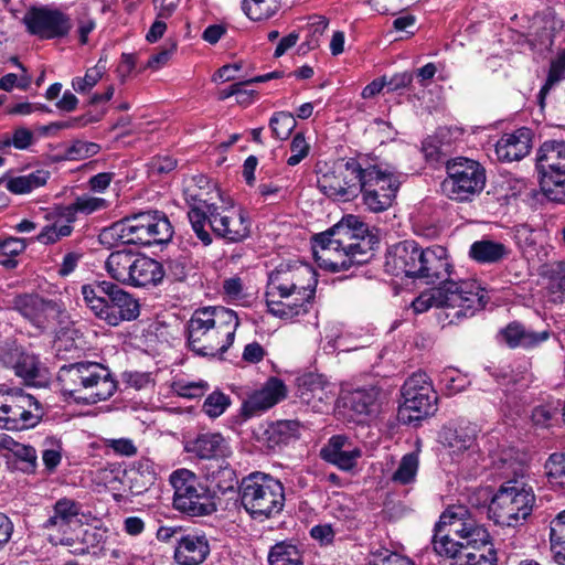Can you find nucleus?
<instances>
[{
	"label": "nucleus",
	"instance_id": "f704fd0d",
	"mask_svg": "<svg viewBox=\"0 0 565 565\" xmlns=\"http://www.w3.org/2000/svg\"><path fill=\"white\" fill-rule=\"evenodd\" d=\"M163 279V265L156 259L146 255L138 254L132 270V279L130 286L146 287L149 285H158Z\"/></svg>",
	"mask_w": 565,
	"mask_h": 565
},
{
	"label": "nucleus",
	"instance_id": "864d4df0",
	"mask_svg": "<svg viewBox=\"0 0 565 565\" xmlns=\"http://www.w3.org/2000/svg\"><path fill=\"white\" fill-rule=\"evenodd\" d=\"M564 77H565V54L563 53V54L558 55L554 61H552L550 71H548V75H547V79L540 90L539 99H540V104L542 107L544 105V99H545L546 95L548 94L550 89L556 83H558L561 79H563Z\"/></svg>",
	"mask_w": 565,
	"mask_h": 565
},
{
	"label": "nucleus",
	"instance_id": "cd10ccee",
	"mask_svg": "<svg viewBox=\"0 0 565 565\" xmlns=\"http://www.w3.org/2000/svg\"><path fill=\"white\" fill-rule=\"evenodd\" d=\"M184 449L186 452L207 462L224 460L230 454L224 437L218 433L200 434L193 440L188 441Z\"/></svg>",
	"mask_w": 565,
	"mask_h": 565
},
{
	"label": "nucleus",
	"instance_id": "c9c22d12",
	"mask_svg": "<svg viewBox=\"0 0 565 565\" xmlns=\"http://www.w3.org/2000/svg\"><path fill=\"white\" fill-rule=\"evenodd\" d=\"M511 250L500 242L480 239L471 244L469 257L479 264H497L505 259Z\"/></svg>",
	"mask_w": 565,
	"mask_h": 565
},
{
	"label": "nucleus",
	"instance_id": "20e7f679",
	"mask_svg": "<svg viewBox=\"0 0 565 565\" xmlns=\"http://www.w3.org/2000/svg\"><path fill=\"white\" fill-rule=\"evenodd\" d=\"M487 290L476 279L447 280L431 292L419 295L412 303L422 313L433 306L446 309L450 324L473 317L488 303Z\"/></svg>",
	"mask_w": 565,
	"mask_h": 565
},
{
	"label": "nucleus",
	"instance_id": "ddd939ff",
	"mask_svg": "<svg viewBox=\"0 0 565 565\" xmlns=\"http://www.w3.org/2000/svg\"><path fill=\"white\" fill-rule=\"evenodd\" d=\"M536 170L544 196L565 204V141L546 140L536 153Z\"/></svg>",
	"mask_w": 565,
	"mask_h": 565
},
{
	"label": "nucleus",
	"instance_id": "f257e3e1",
	"mask_svg": "<svg viewBox=\"0 0 565 565\" xmlns=\"http://www.w3.org/2000/svg\"><path fill=\"white\" fill-rule=\"evenodd\" d=\"M318 285L316 269L302 263H281L268 274L267 310L274 317L295 321L309 313Z\"/></svg>",
	"mask_w": 565,
	"mask_h": 565
},
{
	"label": "nucleus",
	"instance_id": "a211bd4d",
	"mask_svg": "<svg viewBox=\"0 0 565 565\" xmlns=\"http://www.w3.org/2000/svg\"><path fill=\"white\" fill-rule=\"evenodd\" d=\"M363 174L361 194L364 205L374 213L392 206L398 190V182L393 172L369 162Z\"/></svg>",
	"mask_w": 565,
	"mask_h": 565
},
{
	"label": "nucleus",
	"instance_id": "dca6fc26",
	"mask_svg": "<svg viewBox=\"0 0 565 565\" xmlns=\"http://www.w3.org/2000/svg\"><path fill=\"white\" fill-rule=\"evenodd\" d=\"M42 404L21 388L4 395L0 404V428L24 430L34 428L44 416Z\"/></svg>",
	"mask_w": 565,
	"mask_h": 565
},
{
	"label": "nucleus",
	"instance_id": "5fc2aeb1",
	"mask_svg": "<svg viewBox=\"0 0 565 565\" xmlns=\"http://www.w3.org/2000/svg\"><path fill=\"white\" fill-rule=\"evenodd\" d=\"M42 460L49 471H54L62 460V443L55 437H46L43 443Z\"/></svg>",
	"mask_w": 565,
	"mask_h": 565
},
{
	"label": "nucleus",
	"instance_id": "2eb2a0df",
	"mask_svg": "<svg viewBox=\"0 0 565 565\" xmlns=\"http://www.w3.org/2000/svg\"><path fill=\"white\" fill-rule=\"evenodd\" d=\"M369 162L366 157L348 159L318 179L319 190L334 201L354 200L361 192L363 174Z\"/></svg>",
	"mask_w": 565,
	"mask_h": 565
},
{
	"label": "nucleus",
	"instance_id": "6ab92c4d",
	"mask_svg": "<svg viewBox=\"0 0 565 565\" xmlns=\"http://www.w3.org/2000/svg\"><path fill=\"white\" fill-rule=\"evenodd\" d=\"M437 531H445L449 535L458 536L465 544L472 547L491 545V535L479 524L462 505H452L446 509L436 523Z\"/></svg>",
	"mask_w": 565,
	"mask_h": 565
},
{
	"label": "nucleus",
	"instance_id": "473e14b6",
	"mask_svg": "<svg viewBox=\"0 0 565 565\" xmlns=\"http://www.w3.org/2000/svg\"><path fill=\"white\" fill-rule=\"evenodd\" d=\"M203 470L206 480L222 494L233 492L238 483L235 470L225 459L206 462Z\"/></svg>",
	"mask_w": 565,
	"mask_h": 565
},
{
	"label": "nucleus",
	"instance_id": "9d476101",
	"mask_svg": "<svg viewBox=\"0 0 565 565\" xmlns=\"http://www.w3.org/2000/svg\"><path fill=\"white\" fill-rule=\"evenodd\" d=\"M241 503L252 518H270L279 513L285 503L282 483L262 472L245 477L239 486Z\"/></svg>",
	"mask_w": 565,
	"mask_h": 565
},
{
	"label": "nucleus",
	"instance_id": "37998d69",
	"mask_svg": "<svg viewBox=\"0 0 565 565\" xmlns=\"http://www.w3.org/2000/svg\"><path fill=\"white\" fill-rule=\"evenodd\" d=\"M49 179V172L38 170L26 175L12 178L7 182V189L15 194H23L42 186Z\"/></svg>",
	"mask_w": 565,
	"mask_h": 565
},
{
	"label": "nucleus",
	"instance_id": "423d86ee",
	"mask_svg": "<svg viewBox=\"0 0 565 565\" xmlns=\"http://www.w3.org/2000/svg\"><path fill=\"white\" fill-rule=\"evenodd\" d=\"M173 227L167 215L159 211L139 212L115 222L99 234L102 244L154 245L168 243Z\"/></svg>",
	"mask_w": 565,
	"mask_h": 565
},
{
	"label": "nucleus",
	"instance_id": "052dcab7",
	"mask_svg": "<svg viewBox=\"0 0 565 565\" xmlns=\"http://www.w3.org/2000/svg\"><path fill=\"white\" fill-rule=\"evenodd\" d=\"M282 76V73L281 72H270V73H267V74H264V75H259V76H255L248 81H245V82H239L238 84L241 85V92L235 94L236 98H237V103L238 104H249L252 103L253 100V95H254V90H247L245 89V86L247 84H253V83H264V82H267V81H270L273 78H279Z\"/></svg>",
	"mask_w": 565,
	"mask_h": 565
},
{
	"label": "nucleus",
	"instance_id": "69168bd1",
	"mask_svg": "<svg viewBox=\"0 0 565 565\" xmlns=\"http://www.w3.org/2000/svg\"><path fill=\"white\" fill-rule=\"evenodd\" d=\"M33 141V134L28 128H18L12 135V139H6L1 141L0 149H3L10 145H13L17 149H26Z\"/></svg>",
	"mask_w": 565,
	"mask_h": 565
},
{
	"label": "nucleus",
	"instance_id": "c756f323",
	"mask_svg": "<svg viewBox=\"0 0 565 565\" xmlns=\"http://www.w3.org/2000/svg\"><path fill=\"white\" fill-rule=\"evenodd\" d=\"M384 398L381 388L369 386L352 391L347 397V405L359 415H371L379 412Z\"/></svg>",
	"mask_w": 565,
	"mask_h": 565
},
{
	"label": "nucleus",
	"instance_id": "4d7b16f0",
	"mask_svg": "<svg viewBox=\"0 0 565 565\" xmlns=\"http://www.w3.org/2000/svg\"><path fill=\"white\" fill-rule=\"evenodd\" d=\"M171 387L179 396L192 399L204 395L207 390V383L204 381L186 382L178 380L172 383Z\"/></svg>",
	"mask_w": 565,
	"mask_h": 565
},
{
	"label": "nucleus",
	"instance_id": "f8f14e48",
	"mask_svg": "<svg viewBox=\"0 0 565 565\" xmlns=\"http://www.w3.org/2000/svg\"><path fill=\"white\" fill-rule=\"evenodd\" d=\"M447 177L440 184L445 196L457 202L471 201L486 185V170L476 160L456 157L446 162Z\"/></svg>",
	"mask_w": 565,
	"mask_h": 565
},
{
	"label": "nucleus",
	"instance_id": "393cba45",
	"mask_svg": "<svg viewBox=\"0 0 565 565\" xmlns=\"http://www.w3.org/2000/svg\"><path fill=\"white\" fill-rule=\"evenodd\" d=\"M532 140L533 132L526 127L502 135L495 145L498 159L504 162L519 161L523 159L530 153Z\"/></svg>",
	"mask_w": 565,
	"mask_h": 565
},
{
	"label": "nucleus",
	"instance_id": "f03ea898",
	"mask_svg": "<svg viewBox=\"0 0 565 565\" xmlns=\"http://www.w3.org/2000/svg\"><path fill=\"white\" fill-rule=\"evenodd\" d=\"M367 226L355 215H347L326 232L313 236V253L331 271L348 270L371 257Z\"/></svg>",
	"mask_w": 565,
	"mask_h": 565
},
{
	"label": "nucleus",
	"instance_id": "bb28decb",
	"mask_svg": "<svg viewBox=\"0 0 565 565\" xmlns=\"http://www.w3.org/2000/svg\"><path fill=\"white\" fill-rule=\"evenodd\" d=\"M297 382V396L316 412H322L323 406L329 404L333 397L330 385L320 375L305 374Z\"/></svg>",
	"mask_w": 565,
	"mask_h": 565
},
{
	"label": "nucleus",
	"instance_id": "3c124183",
	"mask_svg": "<svg viewBox=\"0 0 565 565\" xmlns=\"http://www.w3.org/2000/svg\"><path fill=\"white\" fill-rule=\"evenodd\" d=\"M106 73V63L99 58L98 63L88 68L84 77H75L72 81V87L77 93H86L90 90Z\"/></svg>",
	"mask_w": 565,
	"mask_h": 565
},
{
	"label": "nucleus",
	"instance_id": "2f4dec72",
	"mask_svg": "<svg viewBox=\"0 0 565 565\" xmlns=\"http://www.w3.org/2000/svg\"><path fill=\"white\" fill-rule=\"evenodd\" d=\"M550 330L541 332L530 331L519 322H511L502 330V337L507 344L514 349L518 347L524 349L535 348L550 339Z\"/></svg>",
	"mask_w": 565,
	"mask_h": 565
},
{
	"label": "nucleus",
	"instance_id": "c85d7f7f",
	"mask_svg": "<svg viewBox=\"0 0 565 565\" xmlns=\"http://www.w3.org/2000/svg\"><path fill=\"white\" fill-rule=\"evenodd\" d=\"M138 254L128 249L111 252L105 262V269L114 280L130 286Z\"/></svg>",
	"mask_w": 565,
	"mask_h": 565
},
{
	"label": "nucleus",
	"instance_id": "8fccbe9b",
	"mask_svg": "<svg viewBox=\"0 0 565 565\" xmlns=\"http://www.w3.org/2000/svg\"><path fill=\"white\" fill-rule=\"evenodd\" d=\"M545 467L550 484L565 491V452L552 454Z\"/></svg>",
	"mask_w": 565,
	"mask_h": 565
},
{
	"label": "nucleus",
	"instance_id": "58836bf2",
	"mask_svg": "<svg viewBox=\"0 0 565 565\" xmlns=\"http://www.w3.org/2000/svg\"><path fill=\"white\" fill-rule=\"evenodd\" d=\"M107 206V201L102 198L92 196L89 194H83L77 196L73 203L61 206L60 215L65 218L68 223H73L76 220V215L92 214L96 211L103 210Z\"/></svg>",
	"mask_w": 565,
	"mask_h": 565
},
{
	"label": "nucleus",
	"instance_id": "39448f33",
	"mask_svg": "<svg viewBox=\"0 0 565 565\" xmlns=\"http://www.w3.org/2000/svg\"><path fill=\"white\" fill-rule=\"evenodd\" d=\"M62 392L76 402L96 404L109 399L117 391L118 382L102 363L81 361L65 364L57 372Z\"/></svg>",
	"mask_w": 565,
	"mask_h": 565
},
{
	"label": "nucleus",
	"instance_id": "13d9d810",
	"mask_svg": "<svg viewBox=\"0 0 565 565\" xmlns=\"http://www.w3.org/2000/svg\"><path fill=\"white\" fill-rule=\"evenodd\" d=\"M177 166V159L169 154L154 156L147 164L150 177H162L169 174L175 170Z\"/></svg>",
	"mask_w": 565,
	"mask_h": 565
},
{
	"label": "nucleus",
	"instance_id": "bf43d9fd",
	"mask_svg": "<svg viewBox=\"0 0 565 565\" xmlns=\"http://www.w3.org/2000/svg\"><path fill=\"white\" fill-rule=\"evenodd\" d=\"M310 146L306 141L303 134L298 132L294 136L290 143L291 156L287 159V164L295 167L309 153Z\"/></svg>",
	"mask_w": 565,
	"mask_h": 565
},
{
	"label": "nucleus",
	"instance_id": "ea45409f",
	"mask_svg": "<svg viewBox=\"0 0 565 565\" xmlns=\"http://www.w3.org/2000/svg\"><path fill=\"white\" fill-rule=\"evenodd\" d=\"M435 534L433 536V548L434 551L444 558L450 561V563L459 562V556H462L463 552L467 551L469 545L463 542L455 541L451 535L440 529L437 531L435 526Z\"/></svg>",
	"mask_w": 565,
	"mask_h": 565
},
{
	"label": "nucleus",
	"instance_id": "338daca9",
	"mask_svg": "<svg viewBox=\"0 0 565 565\" xmlns=\"http://www.w3.org/2000/svg\"><path fill=\"white\" fill-rule=\"evenodd\" d=\"M105 446L119 456L131 457L137 454V447L129 438L105 439Z\"/></svg>",
	"mask_w": 565,
	"mask_h": 565
},
{
	"label": "nucleus",
	"instance_id": "4c0bfd02",
	"mask_svg": "<svg viewBox=\"0 0 565 565\" xmlns=\"http://www.w3.org/2000/svg\"><path fill=\"white\" fill-rule=\"evenodd\" d=\"M14 307L23 317L33 323H42L43 315L47 310H53L55 303L35 295H23L15 298Z\"/></svg>",
	"mask_w": 565,
	"mask_h": 565
},
{
	"label": "nucleus",
	"instance_id": "603ef678",
	"mask_svg": "<svg viewBox=\"0 0 565 565\" xmlns=\"http://www.w3.org/2000/svg\"><path fill=\"white\" fill-rule=\"evenodd\" d=\"M296 125L294 115L287 111L275 113L269 120L273 136L280 140L287 139Z\"/></svg>",
	"mask_w": 565,
	"mask_h": 565
},
{
	"label": "nucleus",
	"instance_id": "0e129e2a",
	"mask_svg": "<svg viewBox=\"0 0 565 565\" xmlns=\"http://www.w3.org/2000/svg\"><path fill=\"white\" fill-rule=\"evenodd\" d=\"M77 33L81 44L88 42V34L96 28L95 20L88 14V9L83 7V11L76 17Z\"/></svg>",
	"mask_w": 565,
	"mask_h": 565
},
{
	"label": "nucleus",
	"instance_id": "c03bdc74",
	"mask_svg": "<svg viewBox=\"0 0 565 565\" xmlns=\"http://www.w3.org/2000/svg\"><path fill=\"white\" fill-rule=\"evenodd\" d=\"M481 547L469 545L462 556H459V562L450 563V565H497V551L492 547V544L487 550H481Z\"/></svg>",
	"mask_w": 565,
	"mask_h": 565
},
{
	"label": "nucleus",
	"instance_id": "a19ab883",
	"mask_svg": "<svg viewBox=\"0 0 565 565\" xmlns=\"http://www.w3.org/2000/svg\"><path fill=\"white\" fill-rule=\"evenodd\" d=\"M550 542L555 562L565 565V510L551 522Z\"/></svg>",
	"mask_w": 565,
	"mask_h": 565
},
{
	"label": "nucleus",
	"instance_id": "a18cd8bd",
	"mask_svg": "<svg viewBox=\"0 0 565 565\" xmlns=\"http://www.w3.org/2000/svg\"><path fill=\"white\" fill-rule=\"evenodd\" d=\"M74 544L67 546L75 555H84L89 553L92 547H96L103 541V533L99 529H79L73 534Z\"/></svg>",
	"mask_w": 565,
	"mask_h": 565
},
{
	"label": "nucleus",
	"instance_id": "5701e85b",
	"mask_svg": "<svg viewBox=\"0 0 565 565\" xmlns=\"http://www.w3.org/2000/svg\"><path fill=\"white\" fill-rule=\"evenodd\" d=\"M211 553L210 541L203 532L181 533L173 558L178 565H200Z\"/></svg>",
	"mask_w": 565,
	"mask_h": 565
},
{
	"label": "nucleus",
	"instance_id": "79ce46f5",
	"mask_svg": "<svg viewBox=\"0 0 565 565\" xmlns=\"http://www.w3.org/2000/svg\"><path fill=\"white\" fill-rule=\"evenodd\" d=\"M280 8V0H243L242 9L253 21L271 18Z\"/></svg>",
	"mask_w": 565,
	"mask_h": 565
},
{
	"label": "nucleus",
	"instance_id": "9b49d317",
	"mask_svg": "<svg viewBox=\"0 0 565 565\" xmlns=\"http://www.w3.org/2000/svg\"><path fill=\"white\" fill-rule=\"evenodd\" d=\"M173 488V508L189 516H205L216 511L214 494L207 486L200 483L189 469H178L170 475Z\"/></svg>",
	"mask_w": 565,
	"mask_h": 565
},
{
	"label": "nucleus",
	"instance_id": "774afa93",
	"mask_svg": "<svg viewBox=\"0 0 565 565\" xmlns=\"http://www.w3.org/2000/svg\"><path fill=\"white\" fill-rule=\"evenodd\" d=\"M175 50V43H171L170 45L162 47L158 53L149 57L146 66L153 71L161 68L169 62Z\"/></svg>",
	"mask_w": 565,
	"mask_h": 565
},
{
	"label": "nucleus",
	"instance_id": "0eeeda50",
	"mask_svg": "<svg viewBox=\"0 0 565 565\" xmlns=\"http://www.w3.org/2000/svg\"><path fill=\"white\" fill-rule=\"evenodd\" d=\"M188 217L204 246L212 243V236L205 228L206 223L216 236L233 243L243 241L250 232V222L242 210L209 204L203 200L191 206Z\"/></svg>",
	"mask_w": 565,
	"mask_h": 565
},
{
	"label": "nucleus",
	"instance_id": "6e6552de",
	"mask_svg": "<svg viewBox=\"0 0 565 565\" xmlns=\"http://www.w3.org/2000/svg\"><path fill=\"white\" fill-rule=\"evenodd\" d=\"M82 295L94 316L108 326L117 327L124 321L136 320L140 315L138 300L110 281L84 285Z\"/></svg>",
	"mask_w": 565,
	"mask_h": 565
},
{
	"label": "nucleus",
	"instance_id": "a878e982",
	"mask_svg": "<svg viewBox=\"0 0 565 565\" xmlns=\"http://www.w3.org/2000/svg\"><path fill=\"white\" fill-rule=\"evenodd\" d=\"M420 253H423V248L416 242H399L390 250L386 265L392 267L395 275L404 274L407 277L416 278Z\"/></svg>",
	"mask_w": 565,
	"mask_h": 565
},
{
	"label": "nucleus",
	"instance_id": "4be33fe9",
	"mask_svg": "<svg viewBox=\"0 0 565 565\" xmlns=\"http://www.w3.org/2000/svg\"><path fill=\"white\" fill-rule=\"evenodd\" d=\"M420 264L416 278L426 279L427 284L441 281V285L450 278L452 265L449 260L447 249L435 245L423 249Z\"/></svg>",
	"mask_w": 565,
	"mask_h": 565
},
{
	"label": "nucleus",
	"instance_id": "72a5a7b5",
	"mask_svg": "<svg viewBox=\"0 0 565 565\" xmlns=\"http://www.w3.org/2000/svg\"><path fill=\"white\" fill-rule=\"evenodd\" d=\"M302 425L299 420H278L264 431V441L269 449L280 448L300 437Z\"/></svg>",
	"mask_w": 565,
	"mask_h": 565
},
{
	"label": "nucleus",
	"instance_id": "de8ad7c7",
	"mask_svg": "<svg viewBox=\"0 0 565 565\" xmlns=\"http://www.w3.org/2000/svg\"><path fill=\"white\" fill-rule=\"evenodd\" d=\"M268 562L269 565H302V557L295 545L281 542L271 547Z\"/></svg>",
	"mask_w": 565,
	"mask_h": 565
},
{
	"label": "nucleus",
	"instance_id": "b1692460",
	"mask_svg": "<svg viewBox=\"0 0 565 565\" xmlns=\"http://www.w3.org/2000/svg\"><path fill=\"white\" fill-rule=\"evenodd\" d=\"M361 456V449L343 435L332 436L320 450L324 461L344 471L352 470Z\"/></svg>",
	"mask_w": 565,
	"mask_h": 565
},
{
	"label": "nucleus",
	"instance_id": "f3484780",
	"mask_svg": "<svg viewBox=\"0 0 565 565\" xmlns=\"http://www.w3.org/2000/svg\"><path fill=\"white\" fill-rule=\"evenodd\" d=\"M81 512V502L68 497L57 499L51 505L47 519L41 524L47 541L55 546H72L75 542L73 539L75 526L81 527L82 524Z\"/></svg>",
	"mask_w": 565,
	"mask_h": 565
},
{
	"label": "nucleus",
	"instance_id": "1a4fd4ad",
	"mask_svg": "<svg viewBox=\"0 0 565 565\" xmlns=\"http://www.w3.org/2000/svg\"><path fill=\"white\" fill-rule=\"evenodd\" d=\"M535 504L533 489L512 479L503 482L488 505V516L501 526L516 527L532 514Z\"/></svg>",
	"mask_w": 565,
	"mask_h": 565
},
{
	"label": "nucleus",
	"instance_id": "412c9836",
	"mask_svg": "<svg viewBox=\"0 0 565 565\" xmlns=\"http://www.w3.org/2000/svg\"><path fill=\"white\" fill-rule=\"evenodd\" d=\"M287 396V386L282 380L271 376L263 387L250 394L242 405V414L249 418L271 408Z\"/></svg>",
	"mask_w": 565,
	"mask_h": 565
},
{
	"label": "nucleus",
	"instance_id": "09e8293b",
	"mask_svg": "<svg viewBox=\"0 0 565 565\" xmlns=\"http://www.w3.org/2000/svg\"><path fill=\"white\" fill-rule=\"evenodd\" d=\"M418 466L419 458L417 452H408L404 455L396 471L392 476V480L399 484L413 483L416 479Z\"/></svg>",
	"mask_w": 565,
	"mask_h": 565
},
{
	"label": "nucleus",
	"instance_id": "7c9ffc66",
	"mask_svg": "<svg viewBox=\"0 0 565 565\" xmlns=\"http://www.w3.org/2000/svg\"><path fill=\"white\" fill-rule=\"evenodd\" d=\"M11 367L14 374L22 379L26 385H38L43 377L44 367L38 355L14 350L11 353Z\"/></svg>",
	"mask_w": 565,
	"mask_h": 565
},
{
	"label": "nucleus",
	"instance_id": "4468645a",
	"mask_svg": "<svg viewBox=\"0 0 565 565\" xmlns=\"http://www.w3.org/2000/svg\"><path fill=\"white\" fill-rule=\"evenodd\" d=\"M401 394L403 403L397 412L401 423H417L435 413L438 397L426 373L417 372L409 376L403 384Z\"/></svg>",
	"mask_w": 565,
	"mask_h": 565
},
{
	"label": "nucleus",
	"instance_id": "e2e57ef3",
	"mask_svg": "<svg viewBox=\"0 0 565 565\" xmlns=\"http://www.w3.org/2000/svg\"><path fill=\"white\" fill-rule=\"evenodd\" d=\"M369 565H415L408 557L401 554L384 551L373 554Z\"/></svg>",
	"mask_w": 565,
	"mask_h": 565
},
{
	"label": "nucleus",
	"instance_id": "aec40b11",
	"mask_svg": "<svg viewBox=\"0 0 565 565\" xmlns=\"http://www.w3.org/2000/svg\"><path fill=\"white\" fill-rule=\"evenodd\" d=\"M23 21L28 31L42 40L64 38L72 29L70 15L58 9L49 7L30 9Z\"/></svg>",
	"mask_w": 565,
	"mask_h": 565
},
{
	"label": "nucleus",
	"instance_id": "e433bc0d",
	"mask_svg": "<svg viewBox=\"0 0 565 565\" xmlns=\"http://www.w3.org/2000/svg\"><path fill=\"white\" fill-rule=\"evenodd\" d=\"M130 491L132 494H141L157 480V472L153 461L148 458L138 459L128 472Z\"/></svg>",
	"mask_w": 565,
	"mask_h": 565
},
{
	"label": "nucleus",
	"instance_id": "7ed1b4c3",
	"mask_svg": "<svg viewBox=\"0 0 565 565\" xmlns=\"http://www.w3.org/2000/svg\"><path fill=\"white\" fill-rule=\"evenodd\" d=\"M239 326L237 313L225 307L196 309L186 323L189 348L201 356L223 354L233 344Z\"/></svg>",
	"mask_w": 565,
	"mask_h": 565
},
{
	"label": "nucleus",
	"instance_id": "680f3d73",
	"mask_svg": "<svg viewBox=\"0 0 565 565\" xmlns=\"http://www.w3.org/2000/svg\"><path fill=\"white\" fill-rule=\"evenodd\" d=\"M188 269L184 258H169L163 265V277L171 281H183L186 278Z\"/></svg>",
	"mask_w": 565,
	"mask_h": 565
},
{
	"label": "nucleus",
	"instance_id": "6e6d98bb",
	"mask_svg": "<svg viewBox=\"0 0 565 565\" xmlns=\"http://www.w3.org/2000/svg\"><path fill=\"white\" fill-rule=\"evenodd\" d=\"M231 404L226 394L215 391L211 393L203 403V412L211 418L221 416Z\"/></svg>",
	"mask_w": 565,
	"mask_h": 565
},
{
	"label": "nucleus",
	"instance_id": "49530a36",
	"mask_svg": "<svg viewBox=\"0 0 565 565\" xmlns=\"http://www.w3.org/2000/svg\"><path fill=\"white\" fill-rule=\"evenodd\" d=\"M440 437L445 445L458 451L469 449L475 443V431L462 427H445Z\"/></svg>",
	"mask_w": 565,
	"mask_h": 565
}]
</instances>
